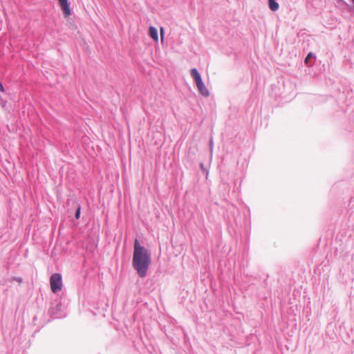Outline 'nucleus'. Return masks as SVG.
<instances>
[{
    "label": "nucleus",
    "mask_w": 354,
    "mask_h": 354,
    "mask_svg": "<svg viewBox=\"0 0 354 354\" xmlns=\"http://www.w3.org/2000/svg\"><path fill=\"white\" fill-rule=\"evenodd\" d=\"M75 218L76 219H78L80 216V207L79 206L76 210V212H75Z\"/></svg>",
    "instance_id": "7"
},
{
    "label": "nucleus",
    "mask_w": 354,
    "mask_h": 354,
    "mask_svg": "<svg viewBox=\"0 0 354 354\" xmlns=\"http://www.w3.org/2000/svg\"><path fill=\"white\" fill-rule=\"evenodd\" d=\"M160 32L161 40L163 41V35H164V29H163V28H160Z\"/></svg>",
    "instance_id": "9"
},
{
    "label": "nucleus",
    "mask_w": 354,
    "mask_h": 354,
    "mask_svg": "<svg viewBox=\"0 0 354 354\" xmlns=\"http://www.w3.org/2000/svg\"><path fill=\"white\" fill-rule=\"evenodd\" d=\"M313 56V53H309L307 55V57H306L305 59V63L306 64H308V60L310 59V57H312Z\"/></svg>",
    "instance_id": "8"
},
{
    "label": "nucleus",
    "mask_w": 354,
    "mask_h": 354,
    "mask_svg": "<svg viewBox=\"0 0 354 354\" xmlns=\"http://www.w3.org/2000/svg\"><path fill=\"white\" fill-rule=\"evenodd\" d=\"M0 91L4 92V88L1 82H0Z\"/></svg>",
    "instance_id": "10"
},
{
    "label": "nucleus",
    "mask_w": 354,
    "mask_h": 354,
    "mask_svg": "<svg viewBox=\"0 0 354 354\" xmlns=\"http://www.w3.org/2000/svg\"><path fill=\"white\" fill-rule=\"evenodd\" d=\"M149 35L155 41H158V30L155 27H153V26L149 27Z\"/></svg>",
    "instance_id": "5"
},
{
    "label": "nucleus",
    "mask_w": 354,
    "mask_h": 354,
    "mask_svg": "<svg viewBox=\"0 0 354 354\" xmlns=\"http://www.w3.org/2000/svg\"><path fill=\"white\" fill-rule=\"evenodd\" d=\"M268 6L271 10L276 11L279 9V4L275 0H268Z\"/></svg>",
    "instance_id": "6"
},
{
    "label": "nucleus",
    "mask_w": 354,
    "mask_h": 354,
    "mask_svg": "<svg viewBox=\"0 0 354 354\" xmlns=\"http://www.w3.org/2000/svg\"><path fill=\"white\" fill-rule=\"evenodd\" d=\"M15 280H16L18 283H21V282H22V279H21V278H17V279H15Z\"/></svg>",
    "instance_id": "11"
},
{
    "label": "nucleus",
    "mask_w": 354,
    "mask_h": 354,
    "mask_svg": "<svg viewBox=\"0 0 354 354\" xmlns=\"http://www.w3.org/2000/svg\"><path fill=\"white\" fill-rule=\"evenodd\" d=\"M50 289L53 292L57 293L62 289V277L59 273H54L50 278Z\"/></svg>",
    "instance_id": "3"
},
{
    "label": "nucleus",
    "mask_w": 354,
    "mask_h": 354,
    "mask_svg": "<svg viewBox=\"0 0 354 354\" xmlns=\"http://www.w3.org/2000/svg\"><path fill=\"white\" fill-rule=\"evenodd\" d=\"M192 77L194 78L197 88L200 94L204 97H208L209 95V90L206 88L205 84L203 82L202 77L197 71L196 68H192L190 71Z\"/></svg>",
    "instance_id": "2"
},
{
    "label": "nucleus",
    "mask_w": 354,
    "mask_h": 354,
    "mask_svg": "<svg viewBox=\"0 0 354 354\" xmlns=\"http://www.w3.org/2000/svg\"><path fill=\"white\" fill-rule=\"evenodd\" d=\"M151 263V254L148 250L141 246L138 239L134 242V250L132 264L138 274L145 277Z\"/></svg>",
    "instance_id": "1"
},
{
    "label": "nucleus",
    "mask_w": 354,
    "mask_h": 354,
    "mask_svg": "<svg viewBox=\"0 0 354 354\" xmlns=\"http://www.w3.org/2000/svg\"><path fill=\"white\" fill-rule=\"evenodd\" d=\"M351 1H352L353 3L354 4V0H351Z\"/></svg>",
    "instance_id": "12"
},
{
    "label": "nucleus",
    "mask_w": 354,
    "mask_h": 354,
    "mask_svg": "<svg viewBox=\"0 0 354 354\" xmlns=\"http://www.w3.org/2000/svg\"><path fill=\"white\" fill-rule=\"evenodd\" d=\"M58 3L64 12V16L66 17H69L71 15V12L68 0H58Z\"/></svg>",
    "instance_id": "4"
}]
</instances>
